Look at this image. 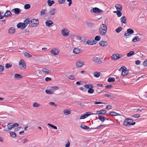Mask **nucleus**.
Wrapping results in <instances>:
<instances>
[{
  "instance_id": "obj_10",
  "label": "nucleus",
  "mask_w": 147,
  "mask_h": 147,
  "mask_svg": "<svg viewBox=\"0 0 147 147\" xmlns=\"http://www.w3.org/2000/svg\"><path fill=\"white\" fill-rule=\"evenodd\" d=\"M84 65V62L82 61H79L76 62V65L78 67H81Z\"/></svg>"
},
{
  "instance_id": "obj_12",
  "label": "nucleus",
  "mask_w": 147,
  "mask_h": 147,
  "mask_svg": "<svg viewBox=\"0 0 147 147\" xmlns=\"http://www.w3.org/2000/svg\"><path fill=\"white\" fill-rule=\"evenodd\" d=\"M11 11L12 12L14 11L16 14H18L21 11V10L19 8H15L12 10Z\"/></svg>"
},
{
  "instance_id": "obj_33",
  "label": "nucleus",
  "mask_w": 147,
  "mask_h": 147,
  "mask_svg": "<svg viewBox=\"0 0 147 147\" xmlns=\"http://www.w3.org/2000/svg\"><path fill=\"white\" fill-rule=\"evenodd\" d=\"M122 27H119L115 29V31L117 33H119L122 30Z\"/></svg>"
},
{
  "instance_id": "obj_29",
  "label": "nucleus",
  "mask_w": 147,
  "mask_h": 147,
  "mask_svg": "<svg viewBox=\"0 0 147 147\" xmlns=\"http://www.w3.org/2000/svg\"><path fill=\"white\" fill-rule=\"evenodd\" d=\"M55 3V2L53 0L51 1L50 0H48L47 1V3L49 6H51L52 5Z\"/></svg>"
},
{
  "instance_id": "obj_5",
  "label": "nucleus",
  "mask_w": 147,
  "mask_h": 147,
  "mask_svg": "<svg viewBox=\"0 0 147 147\" xmlns=\"http://www.w3.org/2000/svg\"><path fill=\"white\" fill-rule=\"evenodd\" d=\"M19 65L22 69L25 68L26 67V65L23 59H21L19 62Z\"/></svg>"
},
{
  "instance_id": "obj_42",
  "label": "nucleus",
  "mask_w": 147,
  "mask_h": 147,
  "mask_svg": "<svg viewBox=\"0 0 147 147\" xmlns=\"http://www.w3.org/2000/svg\"><path fill=\"white\" fill-rule=\"evenodd\" d=\"M140 114H137L132 115L131 117L137 118L140 117Z\"/></svg>"
},
{
  "instance_id": "obj_35",
  "label": "nucleus",
  "mask_w": 147,
  "mask_h": 147,
  "mask_svg": "<svg viewBox=\"0 0 147 147\" xmlns=\"http://www.w3.org/2000/svg\"><path fill=\"white\" fill-rule=\"evenodd\" d=\"M55 9H51V10H50L49 11V13L51 14V15H54L55 13Z\"/></svg>"
},
{
  "instance_id": "obj_11",
  "label": "nucleus",
  "mask_w": 147,
  "mask_h": 147,
  "mask_svg": "<svg viewBox=\"0 0 147 147\" xmlns=\"http://www.w3.org/2000/svg\"><path fill=\"white\" fill-rule=\"evenodd\" d=\"M51 53L54 55H56L58 54L59 50L56 49H53L51 51Z\"/></svg>"
},
{
  "instance_id": "obj_20",
  "label": "nucleus",
  "mask_w": 147,
  "mask_h": 147,
  "mask_svg": "<svg viewBox=\"0 0 147 147\" xmlns=\"http://www.w3.org/2000/svg\"><path fill=\"white\" fill-rule=\"evenodd\" d=\"M53 23L52 21L49 20H47L45 22L46 25L48 27H50Z\"/></svg>"
},
{
  "instance_id": "obj_60",
  "label": "nucleus",
  "mask_w": 147,
  "mask_h": 147,
  "mask_svg": "<svg viewBox=\"0 0 147 147\" xmlns=\"http://www.w3.org/2000/svg\"><path fill=\"white\" fill-rule=\"evenodd\" d=\"M143 65L145 66H147V60H145L143 63Z\"/></svg>"
},
{
  "instance_id": "obj_45",
  "label": "nucleus",
  "mask_w": 147,
  "mask_h": 147,
  "mask_svg": "<svg viewBox=\"0 0 147 147\" xmlns=\"http://www.w3.org/2000/svg\"><path fill=\"white\" fill-rule=\"evenodd\" d=\"M30 5L29 4H26L24 5V8L26 9H29L30 7Z\"/></svg>"
},
{
  "instance_id": "obj_46",
  "label": "nucleus",
  "mask_w": 147,
  "mask_h": 147,
  "mask_svg": "<svg viewBox=\"0 0 147 147\" xmlns=\"http://www.w3.org/2000/svg\"><path fill=\"white\" fill-rule=\"evenodd\" d=\"M101 37L100 36H97L94 38V40H96L99 41L100 40Z\"/></svg>"
},
{
  "instance_id": "obj_41",
  "label": "nucleus",
  "mask_w": 147,
  "mask_h": 147,
  "mask_svg": "<svg viewBox=\"0 0 147 147\" xmlns=\"http://www.w3.org/2000/svg\"><path fill=\"white\" fill-rule=\"evenodd\" d=\"M7 126L8 128V129L11 130L13 128V125H11V123L8 124L7 125Z\"/></svg>"
},
{
  "instance_id": "obj_52",
  "label": "nucleus",
  "mask_w": 147,
  "mask_h": 147,
  "mask_svg": "<svg viewBox=\"0 0 147 147\" xmlns=\"http://www.w3.org/2000/svg\"><path fill=\"white\" fill-rule=\"evenodd\" d=\"M69 78L70 80H74L75 79L74 76L72 75H70L69 76Z\"/></svg>"
},
{
  "instance_id": "obj_63",
  "label": "nucleus",
  "mask_w": 147,
  "mask_h": 147,
  "mask_svg": "<svg viewBox=\"0 0 147 147\" xmlns=\"http://www.w3.org/2000/svg\"><path fill=\"white\" fill-rule=\"evenodd\" d=\"M45 9H42V10L41 12H40V13L41 15H43L45 13Z\"/></svg>"
},
{
  "instance_id": "obj_40",
  "label": "nucleus",
  "mask_w": 147,
  "mask_h": 147,
  "mask_svg": "<svg viewBox=\"0 0 147 147\" xmlns=\"http://www.w3.org/2000/svg\"><path fill=\"white\" fill-rule=\"evenodd\" d=\"M45 92L47 94H53V92L50 89L46 90Z\"/></svg>"
},
{
  "instance_id": "obj_64",
  "label": "nucleus",
  "mask_w": 147,
  "mask_h": 147,
  "mask_svg": "<svg viewBox=\"0 0 147 147\" xmlns=\"http://www.w3.org/2000/svg\"><path fill=\"white\" fill-rule=\"evenodd\" d=\"M111 106L110 105H108L106 107V109H110L111 108Z\"/></svg>"
},
{
  "instance_id": "obj_8",
  "label": "nucleus",
  "mask_w": 147,
  "mask_h": 147,
  "mask_svg": "<svg viewBox=\"0 0 147 147\" xmlns=\"http://www.w3.org/2000/svg\"><path fill=\"white\" fill-rule=\"evenodd\" d=\"M61 33L63 35L65 36H66L68 35L69 31L67 29L63 28L62 29Z\"/></svg>"
},
{
  "instance_id": "obj_30",
  "label": "nucleus",
  "mask_w": 147,
  "mask_h": 147,
  "mask_svg": "<svg viewBox=\"0 0 147 147\" xmlns=\"http://www.w3.org/2000/svg\"><path fill=\"white\" fill-rule=\"evenodd\" d=\"M10 136L13 138H15L16 136V134L13 132L10 131L9 132Z\"/></svg>"
},
{
  "instance_id": "obj_3",
  "label": "nucleus",
  "mask_w": 147,
  "mask_h": 147,
  "mask_svg": "<svg viewBox=\"0 0 147 147\" xmlns=\"http://www.w3.org/2000/svg\"><path fill=\"white\" fill-rule=\"evenodd\" d=\"M90 12L92 13H95L96 14L101 13L102 11L100 9L97 7H94L90 10Z\"/></svg>"
},
{
  "instance_id": "obj_28",
  "label": "nucleus",
  "mask_w": 147,
  "mask_h": 147,
  "mask_svg": "<svg viewBox=\"0 0 147 147\" xmlns=\"http://www.w3.org/2000/svg\"><path fill=\"white\" fill-rule=\"evenodd\" d=\"M98 119L101 121L103 122L106 119V117L103 116H102L101 115H99L98 116Z\"/></svg>"
},
{
  "instance_id": "obj_24",
  "label": "nucleus",
  "mask_w": 147,
  "mask_h": 147,
  "mask_svg": "<svg viewBox=\"0 0 147 147\" xmlns=\"http://www.w3.org/2000/svg\"><path fill=\"white\" fill-rule=\"evenodd\" d=\"M15 32V30L14 27H11L8 30V32L10 34L14 33Z\"/></svg>"
},
{
  "instance_id": "obj_9",
  "label": "nucleus",
  "mask_w": 147,
  "mask_h": 147,
  "mask_svg": "<svg viewBox=\"0 0 147 147\" xmlns=\"http://www.w3.org/2000/svg\"><path fill=\"white\" fill-rule=\"evenodd\" d=\"M73 52L75 54H78L82 53V50L77 48L74 49Z\"/></svg>"
},
{
  "instance_id": "obj_18",
  "label": "nucleus",
  "mask_w": 147,
  "mask_h": 147,
  "mask_svg": "<svg viewBox=\"0 0 147 147\" xmlns=\"http://www.w3.org/2000/svg\"><path fill=\"white\" fill-rule=\"evenodd\" d=\"M42 71L44 74H48L51 72V71L48 69L44 68L42 69Z\"/></svg>"
},
{
  "instance_id": "obj_21",
  "label": "nucleus",
  "mask_w": 147,
  "mask_h": 147,
  "mask_svg": "<svg viewBox=\"0 0 147 147\" xmlns=\"http://www.w3.org/2000/svg\"><path fill=\"white\" fill-rule=\"evenodd\" d=\"M15 78L17 79H20L22 78L23 76L19 74H15L14 76Z\"/></svg>"
},
{
  "instance_id": "obj_51",
  "label": "nucleus",
  "mask_w": 147,
  "mask_h": 147,
  "mask_svg": "<svg viewBox=\"0 0 147 147\" xmlns=\"http://www.w3.org/2000/svg\"><path fill=\"white\" fill-rule=\"evenodd\" d=\"M117 54V59H119L123 57V55L122 54H120L118 53Z\"/></svg>"
},
{
  "instance_id": "obj_14",
  "label": "nucleus",
  "mask_w": 147,
  "mask_h": 147,
  "mask_svg": "<svg viewBox=\"0 0 147 147\" xmlns=\"http://www.w3.org/2000/svg\"><path fill=\"white\" fill-rule=\"evenodd\" d=\"M99 31L100 34L102 35H105L106 34L107 31V30L105 29L104 30L99 29Z\"/></svg>"
},
{
  "instance_id": "obj_37",
  "label": "nucleus",
  "mask_w": 147,
  "mask_h": 147,
  "mask_svg": "<svg viewBox=\"0 0 147 147\" xmlns=\"http://www.w3.org/2000/svg\"><path fill=\"white\" fill-rule=\"evenodd\" d=\"M24 53L25 56L28 58H31L32 56L31 55L26 51H24Z\"/></svg>"
},
{
  "instance_id": "obj_17",
  "label": "nucleus",
  "mask_w": 147,
  "mask_h": 147,
  "mask_svg": "<svg viewBox=\"0 0 147 147\" xmlns=\"http://www.w3.org/2000/svg\"><path fill=\"white\" fill-rule=\"evenodd\" d=\"M108 44L107 41H100L99 42V45L101 46L104 47L107 46Z\"/></svg>"
},
{
  "instance_id": "obj_54",
  "label": "nucleus",
  "mask_w": 147,
  "mask_h": 147,
  "mask_svg": "<svg viewBox=\"0 0 147 147\" xmlns=\"http://www.w3.org/2000/svg\"><path fill=\"white\" fill-rule=\"evenodd\" d=\"M117 15L118 17H120L122 16V13L121 12V11H118V12H117Z\"/></svg>"
},
{
  "instance_id": "obj_31",
  "label": "nucleus",
  "mask_w": 147,
  "mask_h": 147,
  "mask_svg": "<svg viewBox=\"0 0 147 147\" xmlns=\"http://www.w3.org/2000/svg\"><path fill=\"white\" fill-rule=\"evenodd\" d=\"M71 113V111H68L67 109H65L63 111V113L65 115H68L70 114Z\"/></svg>"
},
{
  "instance_id": "obj_16",
  "label": "nucleus",
  "mask_w": 147,
  "mask_h": 147,
  "mask_svg": "<svg viewBox=\"0 0 147 147\" xmlns=\"http://www.w3.org/2000/svg\"><path fill=\"white\" fill-rule=\"evenodd\" d=\"M11 15V13L9 10H7L3 15L4 17H8Z\"/></svg>"
},
{
  "instance_id": "obj_6",
  "label": "nucleus",
  "mask_w": 147,
  "mask_h": 147,
  "mask_svg": "<svg viewBox=\"0 0 147 147\" xmlns=\"http://www.w3.org/2000/svg\"><path fill=\"white\" fill-rule=\"evenodd\" d=\"M92 60L95 63L97 64H101L102 63V61L100 59L97 57H93Z\"/></svg>"
},
{
  "instance_id": "obj_49",
  "label": "nucleus",
  "mask_w": 147,
  "mask_h": 147,
  "mask_svg": "<svg viewBox=\"0 0 147 147\" xmlns=\"http://www.w3.org/2000/svg\"><path fill=\"white\" fill-rule=\"evenodd\" d=\"M4 67L1 65H0V73L2 72L4 70Z\"/></svg>"
},
{
  "instance_id": "obj_59",
  "label": "nucleus",
  "mask_w": 147,
  "mask_h": 147,
  "mask_svg": "<svg viewBox=\"0 0 147 147\" xmlns=\"http://www.w3.org/2000/svg\"><path fill=\"white\" fill-rule=\"evenodd\" d=\"M112 87V86L111 85H108L105 86V88L107 89H110Z\"/></svg>"
},
{
  "instance_id": "obj_32",
  "label": "nucleus",
  "mask_w": 147,
  "mask_h": 147,
  "mask_svg": "<svg viewBox=\"0 0 147 147\" xmlns=\"http://www.w3.org/2000/svg\"><path fill=\"white\" fill-rule=\"evenodd\" d=\"M117 54H114L111 56V59L112 60H117Z\"/></svg>"
},
{
  "instance_id": "obj_57",
  "label": "nucleus",
  "mask_w": 147,
  "mask_h": 147,
  "mask_svg": "<svg viewBox=\"0 0 147 147\" xmlns=\"http://www.w3.org/2000/svg\"><path fill=\"white\" fill-rule=\"evenodd\" d=\"M21 25H22V29H24V28H25L26 26V25H25L24 24V23H21Z\"/></svg>"
},
{
  "instance_id": "obj_43",
  "label": "nucleus",
  "mask_w": 147,
  "mask_h": 147,
  "mask_svg": "<svg viewBox=\"0 0 147 147\" xmlns=\"http://www.w3.org/2000/svg\"><path fill=\"white\" fill-rule=\"evenodd\" d=\"M118 114V113H117L116 112H111L109 113V115H110L112 116H113L118 115L117 114Z\"/></svg>"
},
{
  "instance_id": "obj_25",
  "label": "nucleus",
  "mask_w": 147,
  "mask_h": 147,
  "mask_svg": "<svg viewBox=\"0 0 147 147\" xmlns=\"http://www.w3.org/2000/svg\"><path fill=\"white\" fill-rule=\"evenodd\" d=\"M99 29H105L107 30V27L106 25L105 24H103L100 25Z\"/></svg>"
},
{
  "instance_id": "obj_48",
  "label": "nucleus",
  "mask_w": 147,
  "mask_h": 147,
  "mask_svg": "<svg viewBox=\"0 0 147 147\" xmlns=\"http://www.w3.org/2000/svg\"><path fill=\"white\" fill-rule=\"evenodd\" d=\"M88 116V115H86V114L84 115H82L80 117V119H85Z\"/></svg>"
},
{
  "instance_id": "obj_2",
  "label": "nucleus",
  "mask_w": 147,
  "mask_h": 147,
  "mask_svg": "<svg viewBox=\"0 0 147 147\" xmlns=\"http://www.w3.org/2000/svg\"><path fill=\"white\" fill-rule=\"evenodd\" d=\"M119 70L122 71L121 75L123 76H126L128 74V71L127 70L126 67L125 66L121 67L119 69Z\"/></svg>"
},
{
  "instance_id": "obj_61",
  "label": "nucleus",
  "mask_w": 147,
  "mask_h": 147,
  "mask_svg": "<svg viewBox=\"0 0 147 147\" xmlns=\"http://www.w3.org/2000/svg\"><path fill=\"white\" fill-rule=\"evenodd\" d=\"M99 125V126L97 127H96V128H94V129H99L100 127H102V126H103L104 125Z\"/></svg>"
},
{
  "instance_id": "obj_15",
  "label": "nucleus",
  "mask_w": 147,
  "mask_h": 147,
  "mask_svg": "<svg viewBox=\"0 0 147 147\" xmlns=\"http://www.w3.org/2000/svg\"><path fill=\"white\" fill-rule=\"evenodd\" d=\"M77 38L78 40H81V42L83 44H86L87 41H86V39L85 38H83V39H82V38L80 36H77Z\"/></svg>"
},
{
  "instance_id": "obj_26",
  "label": "nucleus",
  "mask_w": 147,
  "mask_h": 147,
  "mask_svg": "<svg viewBox=\"0 0 147 147\" xmlns=\"http://www.w3.org/2000/svg\"><path fill=\"white\" fill-rule=\"evenodd\" d=\"M80 127L83 129H89V127L87 126L86 125H85L84 124H82L80 125Z\"/></svg>"
},
{
  "instance_id": "obj_47",
  "label": "nucleus",
  "mask_w": 147,
  "mask_h": 147,
  "mask_svg": "<svg viewBox=\"0 0 147 147\" xmlns=\"http://www.w3.org/2000/svg\"><path fill=\"white\" fill-rule=\"evenodd\" d=\"M40 106V105L36 102H34L33 104V106L34 107H37Z\"/></svg>"
},
{
  "instance_id": "obj_13",
  "label": "nucleus",
  "mask_w": 147,
  "mask_h": 147,
  "mask_svg": "<svg viewBox=\"0 0 147 147\" xmlns=\"http://www.w3.org/2000/svg\"><path fill=\"white\" fill-rule=\"evenodd\" d=\"M106 111L105 110L101 109L99 111H98L96 113H95V115H97L98 114H105L106 113Z\"/></svg>"
},
{
  "instance_id": "obj_44",
  "label": "nucleus",
  "mask_w": 147,
  "mask_h": 147,
  "mask_svg": "<svg viewBox=\"0 0 147 147\" xmlns=\"http://www.w3.org/2000/svg\"><path fill=\"white\" fill-rule=\"evenodd\" d=\"M12 65L9 63H6L5 65V67L7 69H8L9 68L11 67Z\"/></svg>"
},
{
  "instance_id": "obj_19",
  "label": "nucleus",
  "mask_w": 147,
  "mask_h": 147,
  "mask_svg": "<svg viewBox=\"0 0 147 147\" xmlns=\"http://www.w3.org/2000/svg\"><path fill=\"white\" fill-rule=\"evenodd\" d=\"M96 43L94 40H88L86 41V44H87L90 45H92L94 44H95Z\"/></svg>"
},
{
  "instance_id": "obj_1",
  "label": "nucleus",
  "mask_w": 147,
  "mask_h": 147,
  "mask_svg": "<svg viewBox=\"0 0 147 147\" xmlns=\"http://www.w3.org/2000/svg\"><path fill=\"white\" fill-rule=\"evenodd\" d=\"M133 120L132 119L129 118H126L125 119L123 122V124L126 126H130L134 125L136 124V122L132 123Z\"/></svg>"
},
{
  "instance_id": "obj_55",
  "label": "nucleus",
  "mask_w": 147,
  "mask_h": 147,
  "mask_svg": "<svg viewBox=\"0 0 147 147\" xmlns=\"http://www.w3.org/2000/svg\"><path fill=\"white\" fill-rule=\"evenodd\" d=\"M70 142L69 140H68L67 143L66 144L65 147H69Z\"/></svg>"
},
{
  "instance_id": "obj_56",
  "label": "nucleus",
  "mask_w": 147,
  "mask_h": 147,
  "mask_svg": "<svg viewBox=\"0 0 147 147\" xmlns=\"http://www.w3.org/2000/svg\"><path fill=\"white\" fill-rule=\"evenodd\" d=\"M49 104L50 105L54 106L55 107H57V105L56 104H55L54 102H49Z\"/></svg>"
},
{
  "instance_id": "obj_39",
  "label": "nucleus",
  "mask_w": 147,
  "mask_h": 147,
  "mask_svg": "<svg viewBox=\"0 0 147 147\" xmlns=\"http://www.w3.org/2000/svg\"><path fill=\"white\" fill-rule=\"evenodd\" d=\"M30 22V21L29 19H27L25 20L23 23L25 25H26V27Z\"/></svg>"
},
{
  "instance_id": "obj_53",
  "label": "nucleus",
  "mask_w": 147,
  "mask_h": 147,
  "mask_svg": "<svg viewBox=\"0 0 147 147\" xmlns=\"http://www.w3.org/2000/svg\"><path fill=\"white\" fill-rule=\"evenodd\" d=\"M65 0H58V3L60 4H63L65 3Z\"/></svg>"
},
{
  "instance_id": "obj_27",
  "label": "nucleus",
  "mask_w": 147,
  "mask_h": 147,
  "mask_svg": "<svg viewBox=\"0 0 147 147\" xmlns=\"http://www.w3.org/2000/svg\"><path fill=\"white\" fill-rule=\"evenodd\" d=\"M100 72H95L94 73V76L96 78H98L100 75Z\"/></svg>"
},
{
  "instance_id": "obj_38",
  "label": "nucleus",
  "mask_w": 147,
  "mask_h": 147,
  "mask_svg": "<svg viewBox=\"0 0 147 147\" xmlns=\"http://www.w3.org/2000/svg\"><path fill=\"white\" fill-rule=\"evenodd\" d=\"M139 40V38L138 36H135L132 39V41L134 42H136L137 41Z\"/></svg>"
},
{
  "instance_id": "obj_7",
  "label": "nucleus",
  "mask_w": 147,
  "mask_h": 147,
  "mask_svg": "<svg viewBox=\"0 0 147 147\" xmlns=\"http://www.w3.org/2000/svg\"><path fill=\"white\" fill-rule=\"evenodd\" d=\"M127 33H126L124 35V36H129L131 34L134 32V30L131 28H129L127 30Z\"/></svg>"
},
{
  "instance_id": "obj_36",
  "label": "nucleus",
  "mask_w": 147,
  "mask_h": 147,
  "mask_svg": "<svg viewBox=\"0 0 147 147\" xmlns=\"http://www.w3.org/2000/svg\"><path fill=\"white\" fill-rule=\"evenodd\" d=\"M115 81V79L112 77H110L108 79V81L109 82H114Z\"/></svg>"
},
{
  "instance_id": "obj_34",
  "label": "nucleus",
  "mask_w": 147,
  "mask_h": 147,
  "mask_svg": "<svg viewBox=\"0 0 147 147\" xmlns=\"http://www.w3.org/2000/svg\"><path fill=\"white\" fill-rule=\"evenodd\" d=\"M134 54V52L133 51H130L127 53V55L128 57H130Z\"/></svg>"
},
{
  "instance_id": "obj_62",
  "label": "nucleus",
  "mask_w": 147,
  "mask_h": 147,
  "mask_svg": "<svg viewBox=\"0 0 147 147\" xmlns=\"http://www.w3.org/2000/svg\"><path fill=\"white\" fill-rule=\"evenodd\" d=\"M45 80L46 81L48 82L49 81H51V79L49 77H47L45 78Z\"/></svg>"
},
{
  "instance_id": "obj_22",
  "label": "nucleus",
  "mask_w": 147,
  "mask_h": 147,
  "mask_svg": "<svg viewBox=\"0 0 147 147\" xmlns=\"http://www.w3.org/2000/svg\"><path fill=\"white\" fill-rule=\"evenodd\" d=\"M115 7L118 11H121L122 9V6L120 4H116Z\"/></svg>"
},
{
  "instance_id": "obj_50",
  "label": "nucleus",
  "mask_w": 147,
  "mask_h": 147,
  "mask_svg": "<svg viewBox=\"0 0 147 147\" xmlns=\"http://www.w3.org/2000/svg\"><path fill=\"white\" fill-rule=\"evenodd\" d=\"M94 90L91 88H90L88 90V92L90 94L94 92Z\"/></svg>"
},
{
  "instance_id": "obj_23",
  "label": "nucleus",
  "mask_w": 147,
  "mask_h": 147,
  "mask_svg": "<svg viewBox=\"0 0 147 147\" xmlns=\"http://www.w3.org/2000/svg\"><path fill=\"white\" fill-rule=\"evenodd\" d=\"M121 22L125 24L127 22V19L125 16H123L121 18Z\"/></svg>"
},
{
  "instance_id": "obj_58",
  "label": "nucleus",
  "mask_w": 147,
  "mask_h": 147,
  "mask_svg": "<svg viewBox=\"0 0 147 147\" xmlns=\"http://www.w3.org/2000/svg\"><path fill=\"white\" fill-rule=\"evenodd\" d=\"M21 22L19 23L17 25V27L18 28H22Z\"/></svg>"
},
{
  "instance_id": "obj_4",
  "label": "nucleus",
  "mask_w": 147,
  "mask_h": 147,
  "mask_svg": "<svg viewBox=\"0 0 147 147\" xmlns=\"http://www.w3.org/2000/svg\"><path fill=\"white\" fill-rule=\"evenodd\" d=\"M30 22L32 23L31 26L32 27L36 26L38 24V20L36 19H32Z\"/></svg>"
}]
</instances>
